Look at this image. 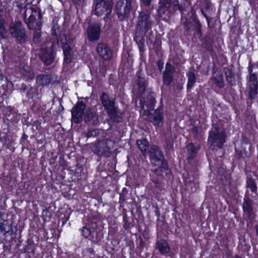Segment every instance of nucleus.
Listing matches in <instances>:
<instances>
[{
    "label": "nucleus",
    "instance_id": "f257e3e1",
    "mask_svg": "<svg viewBox=\"0 0 258 258\" xmlns=\"http://www.w3.org/2000/svg\"><path fill=\"white\" fill-rule=\"evenodd\" d=\"M153 23V22L148 12L142 11L139 13L136 25L134 40L138 46L140 52H143L145 51L144 37L151 29Z\"/></svg>",
    "mask_w": 258,
    "mask_h": 258
},
{
    "label": "nucleus",
    "instance_id": "f03ea898",
    "mask_svg": "<svg viewBox=\"0 0 258 258\" xmlns=\"http://www.w3.org/2000/svg\"><path fill=\"white\" fill-rule=\"evenodd\" d=\"M100 99L109 117L114 121H121L122 113L115 105V99L110 97L106 93H102Z\"/></svg>",
    "mask_w": 258,
    "mask_h": 258
},
{
    "label": "nucleus",
    "instance_id": "7ed1b4c3",
    "mask_svg": "<svg viewBox=\"0 0 258 258\" xmlns=\"http://www.w3.org/2000/svg\"><path fill=\"white\" fill-rule=\"evenodd\" d=\"M114 142L109 139L99 140L91 144L90 149L99 157H109L110 156Z\"/></svg>",
    "mask_w": 258,
    "mask_h": 258
},
{
    "label": "nucleus",
    "instance_id": "20e7f679",
    "mask_svg": "<svg viewBox=\"0 0 258 258\" xmlns=\"http://www.w3.org/2000/svg\"><path fill=\"white\" fill-rule=\"evenodd\" d=\"M179 10L182 14L184 9L180 6L177 0H160L158 15L164 20H167L175 11Z\"/></svg>",
    "mask_w": 258,
    "mask_h": 258
},
{
    "label": "nucleus",
    "instance_id": "39448f33",
    "mask_svg": "<svg viewBox=\"0 0 258 258\" xmlns=\"http://www.w3.org/2000/svg\"><path fill=\"white\" fill-rule=\"evenodd\" d=\"M7 31L8 36L10 35L19 44H23L27 41L28 36L21 22L18 21L11 22Z\"/></svg>",
    "mask_w": 258,
    "mask_h": 258
},
{
    "label": "nucleus",
    "instance_id": "423d86ee",
    "mask_svg": "<svg viewBox=\"0 0 258 258\" xmlns=\"http://www.w3.org/2000/svg\"><path fill=\"white\" fill-rule=\"evenodd\" d=\"M25 23L29 29H32L38 24V20L41 19V14L40 10L32 7L31 5H28L26 8L22 10L21 14Z\"/></svg>",
    "mask_w": 258,
    "mask_h": 258
},
{
    "label": "nucleus",
    "instance_id": "0eeeda50",
    "mask_svg": "<svg viewBox=\"0 0 258 258\" xmlns=\"http://www.w3.org/2000/svg\"><path fill=\"white\" fill-rule=\"evenodd\" d=\"M225 141V135L222 129L219 128L217 125H213L209 133L208 145L211 150L216 148H221Z\"/></svg>",
    "mask_w": 258,
    "mask_h": 258
},
{
    "label": "nucleus",
    "instance_id": "6e6552de",
    "mask_svg": "<svg viewBox=\"0 0 258 258\" xmlns=\"http://www.w3.org/2000/svg\"><path fill=\"white\" fill-rule=\"evenodd\" d=\"M143 111V115L146 116V119L152 122L154 125L160 126L162 124L163 114V109L162 107L160 106L156 110H154L153 108H152Z\"/></svg>",
    "mask_w": 258,
    "mask_h": 258
},
{
    "label": "nucleus",
    "instance_id": "1a4fd4ad",
    "mask_svg": "<svg viewBox=\"0 0 258 258\" xmlns=\"http://www.w3.org/2000/svg\"><path fill=\"white\" fill-rule=\"evenodd\" d=\"M62 43V49L64 54V62L69 63L72 61L73 57V45L74 38L70 35L64 34L61 39Z\"/></svg>",
    "mask_w": 258,
    "mask_h": 258
},
{
    "label": "nucleus",
    "instance_id": "9d476101",
    "mask_svg": "<svg viewBox=\"0 0 258 258\" xmlns=\"http://www.w3.org/2000/svg\"><path fill=\"white\" fill-rule=\"evenodd\" d=\"M135 4V0H119L116 6V10L119 18L123 20L131 12Z\"/></svg>",
    "mask_w": 258,
    "mask_h": 258
},
{
    "label": "nucleus",
    "instance_id": "9b49d317",
    "mask_svg": "<svg viewBox=\"0 0 258 258\" xmlns=\"http://www.w3.org/2000/svg\"><path fill=\"white\" fill-rule=\"evenodd\" d=\"M150 153L151 162L154 166H158L164 169L166 168L167 163L164 160L163 154L157 146H152L150 149Z\"/></svg>",
    "mask_w": 258,
    "mask_h": 258
},
{
    "label": "nucleus",
    "instance_id": "f8f14e48",
    "mask_svg": "<svg viewBox=\"0 0 258 258\" xmlns=\"http://www.w3.org/2000/svg\"><path fill=\"white\" fill-rule=\"evenodd\" d=\"M112 7V0H96L95 2L94 11L96 15L104 18L109 15Z\"/></svg>",
    "mask_w": 258,
    "mask_h": 258
},
{
    "label": "nucleus",
    "instance_id": "ddd939ff",
    "mask_svg": "<svg viewBox=\"0 0 258 258\" xmlns=\"http://www.w3.org/2000/svg\"><path fill=\"white\" fill-rule=\"evenodd\" d=\"M39 56L41 60L46 65H50L54 61V54L50 47L46 48L44 45H43L41 48Z\"/></svg>",
    "mask_w": 258,
    "mask_h": 258
},
{
    "label": "nucleus",
    "instance_id": "4468645a",
    "mask_svg": "<svg viewBox=\"0 0 258 258\" xmlns=\"http://www.w3.org/2000/svg\"><path fill=\"white\" fill-rule=\"evenodd\" d=\"M86 108L85 104L83 101L78 102L72 110V120L78 123L82 120L83 112Z\"/></svg>",
    "mask_w": 258,
    "mask_h": 258
},
{
    "label": "nucleus",
    "instance_id": "2eb2a0df",
    "mask_svg": "<svg viewBox=\"0 0 258 258\" xmlns=\"http://www.w3.org/2000/svg\"><path fill=\"white\" fill-rule=\"evenodd\" d=\"M100 24L95 23L91 25L87 29V33L88 39L91 41H97L99 39L100 34Z\"/></svg>",
    "mask_w": 258,
    "mask_h": 258
},
{
    "label": "nucleus",
    "instance_id": "dca6fc26",
    "mask_svg": "<svg viewBox=\"0 0 258 258\" xmlns=\"http://www.w3.org/2000/svg\"><path fill=\"white\" fill-rule=\"evenodd\" d=\"M96 51L98 55L104 60H109L112 56V52L110 47L104 43L98 44Z\"/></svg>",
    "mask_w": 258,
    "mask_h": 258
},
{
    "label": "nucleus",
    "instance_id": "f3484780",
    "mask_svg": "<svg viewBox=\"0 0 258 258\" xmlns=\"http://www.w3.org/2000/svg\"><path fill=\"white\" fill-rule=\"evenodd\" d=\"M156 103L155 94L153 92H150L146 98L141 100L140 104L143 110H149L154 108Z\"/></svg>",
    "mask_w": 258,
    "mask_h": 258
},
{
    "label": "nucleus",
    "instance_id": "a211bd4d",
    "mask_svg": "<svg viewBox=\"0 0 258 258\" xmlns=\"http://www.w3.org/2000/svg\"><path fill=\"white\" fill-rule=\"evenodd\" d=\"M84 120L89 125H96L98 122V116L96 112L92 109L88 108L84 114Z\"/></svg>",
    "mask_w": 258,
    "mask_h": 258
},
{
    "label": "nucleus",
    "instance_id": "6ab92c4d",
    "mask_svg": "<svg viewBox=\"0 0 258 258\" xmlns=\"http://www.w3.org/2000/svg\"><path fill=\"white\" fill-rule=\"evenodd\" d=\"M174 72L173 67L170 63H167L163 75L164 83L165 85H169L171 83Z\"/></svg>",
    "mask_w": 258,
    "mask_h": 258
},
{
    "label": "nucleus",
    "instance_id": "aec40b11",
    "mask_svg": "<svg viewBox=\"0 0 258 258\" xmlns=\"http://www.w3.org/2000/svg\"><path fill=\"white\" fill-rule=\"evenodd\" d=\"M20 74L26 79L32 80L34 78V73L31 68L26 64L22 63L19 67Z\"/></svg>",
    "mask_w": 258,
    "mask_h": 258
},
{
    "label": "nucleus",
    "instance_id": "412c9836",
    "mask_svg": "<svg viewBox=\"0 0 258 258\" xmlns=\"http://www.w3.org/2000/svg\"><path fill=\"white\" fill-rule=\"evenodd\" d=\"M212 80L213 83L220 88H222L224 86V82L223 75L219 72H215L214 73Z\"/></svg>",
    "mask_w": 258,
    "mask_h": 258
},
{
    "label": "nucleus",
    "instance_id": "4be33fe9",
    "mask_svg": "<svg viewBox=\"0 0 258 258\" xmlns=\"http://www.w3.org/2000/svg\"><path fill=\"white\" fill-rule=\"evenodd\" d=\"M156 245L157 249L163 254L168 253L170 251L168 243L164 240H158L156 243Z\"/></svg>",
    "mask_w": 258,
    "mask_h": 258
},
{
    "label": "nucleus",
    "instance_id": "5701e85b",
    "mask_svg": "<svg viewBox=\"0 0 258 258\" xmlns=\"http://www.w3.org/2000/svg\"><path fill=\"white\" fill-rule=\"evenodd\" d=\"M137 85L139 91L141 93H144L146 88V81L144 77L141 72H139L138 74Z\"/></svg>",
    "mask_w": 258,
    "mask_h": 258
},
{
    "label": "nucleus",
    "instance_id": "b1692460",
    "mask_svg": "<svg viewBox=\"0 0 258 258\" xmlns=\"http://www.w3.org/2000/svg\"><path fill=\"white\" fill-rule=\"evenodd\" d=\"M188 160H192L196 156L197 151L200 149V146H195L192 143L189 144L187 147Z\"/></svg>",
    "mask_w": 258,
    "mask_h": 258
},
{
    "label": "nucleus",
    "instance_id": "393cba45",
    "mask_svg": "<svg viewBox=\"0 0 258 258\" xmlns=\"http://www.w3.org/2000/svg\"><path fill=\"white\" fill-rule=\"evenodd\" d=\"M243 209L244 213L248 216H250V215L253 214L252 202L250 199L248 198L244 199L243 204Z\"/></svg>",
    "mask_w": 258,
    "mask_h": 258
},
{
    "label": "nucleus",
    "instance_id": "a878e982",
    "mask_svg": "<svg viewBox=\"0 0 258 258\" xmlns=\"http://www.w3.org/2000/svg\"><path fill=\"white\" fill-rule=\"evenodd\" d=\"M224 72L227 81L231 85H234L235 83V77L232 70L226 68L224 69Z\"/></svg>",
    "mask_w": 258,
    "mask_h": 258
},
{
    "label": "nucleus",
    "instance_id": "bb28decb",
    "mask_svg": "<svg viewBox=\"0 0 258 258\" xmlns=\"http://www.w3.org/2000/svg\"><path fill=\"white\" fill-rule=\"evenodd\" d=\"M51 77L49 75H40L36 78V82L39 85H47L50 82Z\"/></svg>",
    "mask_w": 258,
    "mask_h": 258
},
{
    "label": "nucleus",
    "instance_id": "cd10ccee",
    "mask_svg": "<svg viewBox=\"0 0 258 258\" xmlns=\"http://www.w3.org/2000/svg\"><path fill=\"white\" fill-rule=\"evenodd\" d=\"M193 177H184V181L187 188H190L191 191H195L196 189L195 183L194 182Z\"/></svg>",
    "mask_w": 258,
    "mask_h": 258
},
{
    "label": "nucleus",
    "instance_id": "c85d7f7f",
    "mask_svg": "<svg viewBox=\"0 0 258 258\" xmlns=\"http://www.w3.org/2000/svg\"><path fill=\"white\" fill-rule=\"evenodd\" d=\"M246 187L250 189L252 193L256 194L257 187L253 179L251 177H248L246 181Z\"/></svg>",
    "mask_w": 258,
    "mask_h": 258
},
{
    "label": "nucleus",
    "instance_id": "c756f323",
    "mask_svg": "<svg viewBox=\"0 0 258 258\" xmlns=\"http://www.w3.org/2000/svg\"><path fill=\"white\" fill-rule=\"evenodd\" d=\"M0 35L4 39L8 37V33L5 27V20L1 16H0Z\"/></svg>",
    "mask_w": 258,
    "mask_h": 258
},
{
    "label": "nucleus",
    "instance_id": "7c9ffc66",
    "mask_svg": "<svg viewBox=\"0 0 258 258\" xmlns=\"http://www.w3.org/2000/svg\"><path fill=\"white\" fill-rule=\"evenodd\" d=\"M137 145L142 152H146L149 148V144L145 139L139 140L137 141Z\"/></svg>",
    "mask_w": 258,
    "mask_h": 258
},
{
    "label": "nucleus",
    "instance_id": "2f4dec72",
    "mask_svg": "<svg viewBox=\"0 0 258 258\" xmlns=\"http://www.w3.org/2000/svg\"><path fill=\"white\" fill-rule=\"evenodd\" d=\"M257 83H251L250 84L249 96L250 99H253L257 93Z\"/></svg>",
    "mask_w": 258,
    "mask_h": 258
},
{
    "label": "nucleus",
    "instance_id": "473e14b6",
    "mask_svg": "<svg viewBox=\"0 0 258 258\" xmlns=\"http://www.w3.org/2000/svg\"><path fill=\"white\" fill-rule=\"evenodd\" d=\"M187 76L188 77L187 88V89H189L194 86V84L196 82V77L195 74L192 72L190 71L187 73Z\"/></svg>",
    "mask_w": 258,
    "mask_h": 258
},
{
    "label": "nucleus",
    "instance_id": "72a5a7b5",
    "mask_svg": "<svg viewBox=\"0 0 258 258\" xmlns=\"http://www.w3.org/2000/svg\"><path fill=\"white\" fill-rule=\"evenodd\" d=\"M252 69H258V64L253 65V66H251V67L249 69V74H250L249 79H250V84L254 83H257L256 75L255 74V73L252 72Z\"/></svg>",
    "mask_w": 258,
    "mask_h": 258
},
{
    "label": "nucleus",
    "instance_id": "f704fd0d",
    "mask_svg": "<svg viewBox=\"0 0 258 258\" xmlns=\"http://www.w3.org/2000/svg\"><path fill=\"white\" fill-rule=\"evenodd\" d=\"M12 228L7 221H0V231L8 233Z\"/></svg>",
    "mask_w": 258,
    "mask_h": 258
},
{
    "label": "nucleus",
    "instance_id": "c9c22d12",
    "mask_svg": "<svg viewBox=\"0 0 258 258\" xmlns=\"http://www.w3.org/2000/svg\"><path fill=\"white\" fill-rule=\"evenodd\" d=\"M41 41V32L40 30L38 29L36 30L33 34V41L35 43H38Z\"/></svg>",
    "mask_w": 258,
    "mask_h": 258
},
{
    "label": "nucleus",
    "instance_id": "e433bc0d",
    "mask_svg": "<svg viewBox=\"0 0 258 258\" xmlns=\"http://www.w3.org/2000/svg\"><path fill=\"white\" fill-rule=\"evenodd\" d=\"M99 134V131L98 129L88 130L86 133V137L88 138L96 137Z\"/></svg>",
    "mask_w": 258,
    "mask_h": 258
},
{
    "label": "nucleus",
    "instance_id": "4c0bfd02",
    "mask_svg": "<svg viewBox=\"0 0 258 258\" xmlns=\"http://www.w3.org/2000/svg\"><path fill=\"white\" fill-rule=\"evenodd\" d=\"M242 149L240 151V154L243 158L248 157L250 156L249 153L246 150L245 147H241Z\"/></svg>",
    "mask_w": 258,
    "mask_h": 258
},
{
    "label": "nucleus",
    "instance_id": "58836bf2",
    "mask_svg": "<svg viewBox=\"0 0 258 258\" xmlns=\"http://www.w3.org/2000/svg\"><path fill=\"white\" fill-rule=\"evenodd\" d=\"M91 230L87 228L86 227H84L83 228H82V235L85 237V238H87V237H88L90 234H91Z\"/></svg>",
    "mask_w": 258,
    "mask_h": 258
},
{
    "label": "nucleus",
    "instance_id": "ea45409f",
    "mask_svg": "<svg viewBox=\"0 0 258 258\" xmlns=\"http://www.w3.org/2000/svg\"><path fill=\"white\" fill-rule=\"evenodd\" d=\"M28 5H30L29 4H25L22 3H19L17 5V7L18 9H19L20 12L21 14L22 13V10L23 9H25L26 8V7L28 6Z\"/></svg>",
    "mask_w": 258,
    "mask_h": 258
},
{
    "label": "nucleus",
    "instance_id": "a19ab883",
    "mask_svg": "<svg viewBox=\"0 0 258 258\" xmlns=\"http://www.w3.org/2000/svg\"><path fill=\"white\" fill-rule=\"evenodd\" d=\"M181 21L185 25V27H186L187 30H190L191 28V24L189 22H187L186 18H184L183 16L181 17Z\"/></svg>",
    "mask_w": 258,
    "mask_h": 258
},
{
    "label": "nucleus",
    "instance_id": "79ce46f5",
    "mask_svg": "<svg viewBox=\"0 0 258 258\" xmlns=\"http://www.w3.org/2000/svg\"><path fill=\"white\" fill-rule=\"evenodd\" d=\"M149 184L151 187H156L159 185V182L158 180H154Z\"/></svg>",
    "mask_w": 258,
    "mask_h": 258
},
{
    "label": "nucleus",
    "instance_id": "37998d69",
    "mask_svg": "<svg viewBox=\"0 0 258 258\" xmlns=\"http://www.w3.org/2000/svg\"><path fill=\"white\" fill-rule=\"evenodd\" d=\"M194 23H195V27L196 29V30L198 32H200V28H201V25L200 24V22L197 20H194Z\"/></svg>",
    "mask_w": 258,
    "mask_h": 258
},
{
    "label": "nucleus",
    "instance_id": "c03bdc74",
    "mask_svg": "<svg viewBox=\"0 0 258 258\" xmlns=\"http://www.w3.org/2000/svg\"><path fill=\"white\" fill-rule=\"evenodd\" d=\"M35 91V89L33 88H31L29 92L27 94V97L28 98H32L33 97V95H32V93H34Z\"/></svg>",
    "mask_w": 258,
    "mask_h": 258
},
{
    "label": "nucleus",
    "instance_id": "a18cd8bd",
    "mask_svg": "<svg viewBox=\"0 0 258 258\" xmlns=\"http://www.w3.org/2000/svg\"><path fill=\"white\" fill-rule=\"evenodd\" d=\"M85 251L89 253H90L91 255H94V251L92 248H87Z\"/></svg>",
    "mask_w": 258,
    "mask_h": 258
},
{
    "label": "nucleus",
    "instance_id": "49530a36",
    "mask_svg": "<svg viewBox=\"0 0 258 258\" xmlns=\"http://www.w3.org/2000/svg\"><path fill=\"white\" fill-rule=\"evenodd\" d=\"M173 143L171 142H167L166 147L168 150L172 149L173 148Z\"/></svg>",
    "mask_w": 258,
    "mask_h": 258
},
{
    "label": "nucleus",
    "instance_id": "de8ad7c7",
    "mask_svg": "<svg viewBox=\"0 0 258 258\" xmlns=\"http://www.w3.org/2000/svg\"><path fill=\"white\" fill-rule=\"evenodd\" d=\"M158 68L160 70V71H161V70L163 69V62L161 60H159L158 61Z\"/></svg>",
    "mask_w": 258,
    "mask_h": 258
},
{
    "label": "nucleus",
    "instance_id": "09e8293b",
    "mask_svg": "<svg viewBox=\"0 0 258 258\" xmlns=\"http://www.w3.org/2000/svg\"><path fill=\"white\" fill-rule=\"evenodd\" d=\"M143 2V3L146 5L148 6L150 4L151 0H142Z\"/></svg>",
    "mask_w": 258,
    "mask_h": 258
},
{
    "label": "nucleus",
    "instance_id": "8fccbe9b",
    "mask_svg": "<svg viewBox=\"0 0 258 258\" xmlns=\"http://www.w3.org/2000/svg\"><path fill=\"white\" fill-rule=\"evenodd\" d=\"M74 3L79 5L80 4L82 3L84 0H72Z\"/></svg>",
    "mask_w": 258,
    "mask_h": 258
},
{
    "label": "nucleus",
    "instance_id": "3c124183",
    "mask_svg": "<svg viewBox=\"0 0 258 258\" xmlns=\"http://www.w3.org/2000/svg\"><path fill=\"white\" fill-rule=\"evenodd\" d=\"M201 12H202V14L206 17L207 21H208V17L207 16V15L205 13V11L203 9L201 10Z\"/></svg>",
    "mask_w": 258,
    "mask_h": 258
},
{
    "label": "nucleus",
    "instance_id": "603ef678",
    "mask_svg": "<svg viewBox=\"0 0 258 258\" xmlns=\"http://www.w3.org/2000/svg\"><path fill=\"white\" fill-rule=\"evenodd\" d=\"M205 1H206V4H207V6H208L209 1L208 0H205Z\"/></svg>",
    "mask_w": 258,
    "mask_h": 258
},
{
    "label": "nucleus",
    "instance_id": "864d4df0",
    "mask_svg": "<svg viewBox=\"0 0 258 258\" xmlns=\"http://www.w3.org/2000/svg\"><path fill=\"white\" fill-rule=\"evenodd\" d=\"M3 74H2V73L1 72H0V78H1V79H2V78H3Z\"/></svg>",
    "mask_w": 258,
    "mask_h": 258
},
{
    "label": "nucleus",
    "instance_id": "5fc2aeb1",
    "mask_svg": "<svg viewBox=\"0 0 258 258\" xmlns=\"http://www.w3.org/2000/svg\"><path fill=\"white\" fill-rule=\"evenodd\" d=\"M234 258H241V257L239 256H236Z\"/></svg>",
    "mask_w": 258,
    "mask_h": 258
}]
</instances>
